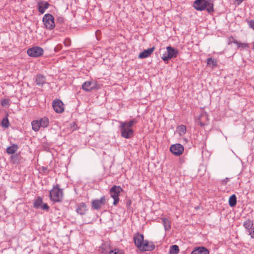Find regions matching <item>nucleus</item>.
<instances>
[{"mask_svg": "<svg viewBox=\"0 0 254 254\" xmlns=\"http://www.w3.org/2000/svg\"><path fill=\"white\" fill-rule=\"evenodd\" d=\"M208 122L209 119L208 114L206 112H202L197 118V124L202 127L208 125Z\"/></svg>", "mask_w": 254, "mask_h": 254, "instance_id": "11", "label": "nucleus"}, {"mask_svg": "<svg viewBox=\"0 0 254 254\" xmlns=\"http://www.w3.org/2000/svg\"><path fill=\"white\" fill-rule=\"evenodd\" d=\"M109 254H124V253L123 250L115 249L114 250L110 251Z\"/></svg>", "mask_w": 254, "mask_h": 254, "instance_id": "31", "label": "nucleus"}, {"mask_svg": "<svg viewBox=\"0 0 254 254\" xmlns=\"http://www.w3.org/2000/svg\"><path fill=\"white\" fill-rule=\"evenodd\" d=\"M119 123L121 136L125 138H131L134 133L132 127L133 124L137 123V121L133 119L128 122H120Z\"/></svg>", "mask_w": 254, "mask_h": 254, "instance_id": "1", "label": "nucleus"}, {"mask_svg": "<svg viewBox=\"0 0 254 254\" xmlns=\"http://www.w3.org/2000/svg\"><path fill=\"white\" fill-rule=\"evenodd\" d=\"M57 22L60 24L63 23L64 22V18L62 17H59L57 19Z\"/></svg>", "mask_w": 254, "mask_h": 254, "instance_id": "39", "label": "nucleus"}, {"mask_svg": "<svg viewBox=\"0 0 254 254\" xmlns=\"http://www.w3.org/2000/svg\"><path fill=\"white\" fill-rule=\"evenodd\" d=\"M155 47L149 48L147 50H145L140 53L138 57L139 59H144L148 57L154 51Z\"/></svg>", "mask_w": 254, "mask_h": 254, "instance_id": "16", "label": "nucleus"}, {"mask_svg": "<svg viewBox=\"0 0 254 254\" xmlns=\"http://www.w3.org/2000/svg\"><path fill=\"white\" fill-rule=\"evenodd\" d=\"M123 191V189L119 186H113L110 190L111 196L116 197L119 196V194Z\"/></svg>", "mask_w": 254, "mask_h": 254, "instance_id": "14", "label": "nucleus"}, {"mask_svg": "<svg viewBox=\"0 0 254 254\" xmlns=\"http://www.w3.org/2000/svg\"><path fill=\"white\" fill-rule=\"evenodd\" d=\"M254 225L253 221L248 219L244 222L243 226L248 230H251Z\"/></svg>", "mask_w": 254, "mask_h": 254, "instance_id": "23", "label": "nucleus"}, {"mask_svg": "<svg viewBox=\"0 0 254 254\" xmlns=\"http://www.w3.org/2000/svg\"><path fill=\"white\" fill-rule=\"evenodd\" d=\"M38 121L39 122V125L43 127H47L49 124V119L46 117L42 118Z\"/></svg>", "mask_w": 254, "mask_h": 254, "instance_id": "24", "label": "nucleus"}, {"mask_svg": "<svg viewBox=\"0 0 254 254\" xmlns=\"http://www.w3.org/2000/svg\"><path fill=\"white\" fill-rule=\"evenodd\" d=\"M249 25L251 28L254 29V20H251L249 22Z\"/></svg>", "mask_w": 254, "mask_h": 254, "instance_id": "40", "label": "nucleus"}, {"mask_svg": "<svg viewBox=\"0 0 254 254\" xmlns=\"http://www.w3.org/2000/svg\"><path fill=\"white\" fill-rule=\"evenodd\" d=\"M35 82L39 86H43L46 82V78L42 74L37 75L35 78Z\"/></svg>", "mask_w": 254, "mask_h": 254, "instance_id": "19", "label": "nucleus"}, {"mask_svg": "<svg viewBox=\"0 0 254 254\" xmlns=\"http://www.w3.org/2000/svg\"><path fill=\"white\" fill-rule=\"evenodd\" d=\"M238 48H247L248 47V44L247 43H242L241 42L237 41V43H236Z\"/></svg>", "mask_w": 254, "mask_h": 254, "instance_id": "34", "label": "nucleus"}, {"mask_svg": "<svg viewBox=\"0 0 254 254\" xmlns=\"http://www.w3.org/2000/svg\"><path fill=\"white\" fill-rule=\"evenodd\" d=\"M193 7L197 10L202 11L206 9L211 13L214 12V4L212 0H195L193 3Z\"/></svg>", "mask_w": 254, "mask_h": 254, "instance_id": "2", "label": "nucleus"}, {"mask_svg": "<svg viewBox=\"0 0 254 254\" xmlns=\"http://www.w3.org/2000/svg\"><path fill=\"white\" fill-rule=\"evenodd\" d=\"M18 145L15 144H12L11 146L8 147L6 149V152L9 154H14L18 149Z\"/></svg>", "mask_w": 254, "mask_h": 254, "instance_id": "22", "label": "nucleus"}, {"mask_svg": "<svg viewBox=\"0 0 254 254\" xmlns=\"http://www.w3.org/2000/svg\"><path fill=\"white\" fill-rule=\"evenodd\" d=\"M92 83L91 81H86L82 85V89L85 91H89L93 89L91 87Z\"/></svg>", "mask_w": 254, "mask_h": 254, "instance_id": "25", "label": "nucleus"}, {"mask_svg": "<svg viewBox=\"0 0 254 254\" xmlns=\"http://www.w3.org/2000/svg\"><path fill=\"white\" fill-rule=\"evenodd\" d=\"M43 21L47 29H53L55 26L54 16L51 14H46L43 18Z\"/></svg>", "mask_w": 254, "mask_h": 254, "instance_id": "5", "label": "nucleus"}, {"mask_svg": "<svg viewBox=\"0 0 254 254\" xmlns=\"http://www.w3.org/2000/svg\"><path fill=\"white\" fill-rule=\"evenodd\" d=\"M70 43V40L69 39H66L64 42V45L66 46H68L70 45L69 44Z\"/></svg>", "mask_w": 254, "mask_h": 254, "instance_id": "41", "label": "nucleus"}, {"mask_svg": "<svg viewBox=\"0 0 254 254\" xmlns=\"http://www.w3.org/2000/svg\"><path fill=\"white\" fill-rule=\"evenodd\" d=\"M232 43L236 44L237 43V41L233 36H231L228 38V44L229 45Z\"/></svg>", "mask_w": 254, "mask_h": 254, "instance_id": "36", "label": "nucleus"}, {"mask_svg": "<svg viewBox=\"0 0 254 254\" xmlns=\"http://www.w3.org/2000/svg\"><path fill=\"white\" fill-rule=\"evenodd\" d=\"M87 210V205L84 202L79 203L76 209L77 213L81 215H84Z\"/></svg>", "mask_w": 254, "mask_h": 254, "instance_id": "17", "label": "nucleus"}, {"mask_svg": "<svg viewBox=\"0 0 254 254\" xmlns=\"http://www.w3.org/2000/svg\"><path fill=\"white\" fill-rule=\"evenodd\" d=\"M167 54H163L162 59L164 62H167L173 58L177 57L179 52L177 49L171 46H168L166 48Z\"/></svg>", "mask_w": 254, "mask_h": 254, "instance_id": "4", "label": "nucleus"}, {"mask_svg": "<svg viewBox=\"0 0 254 254\" xmlns=\"http://www.w3.org/2000/svg\"><path fill=\"white\" fill-rule=\"evenodd\" d=\"M1 125L3 127L6 128H7L9 127V122L7 119V116L2 119Z\"/></svg>", "mask_w": 254, "mask_h": 254, "instance_id": "29", "label": "nucleus"}, {"mask_svg": "<svg viewBox=\"0 0 254 254\" xmlns=\"http://www.w3.org/2000/svg\"><path fill=\"white\" fill-rule=\"evenodd\" d=\"M249 233L251 238L254 239V227H253L252 230H250Z\"/></svg>", "mask_w": 254, "mask_h": 254, "instance_id": "38", "label": "nucleus"}, {"mask_svg": "<svg viewBox=\"0 0 254 254\" xmlns=\"http://www.w3.org/2000/svg\"><path fill=\"white\" fill-rule=\"evenodd\" d=\"M49 5L50 4L48 2L40 0L38 3V9L39 12L41 14H43L45 12V9H47Z\"/></svg>", "mask_w": 254, "mask_h": 254, "instance_id": "15", "label": "nucleus"}, {"mask_svg": "<svg viewBox=\"0 0 254 254\" xmlns=\"http://www.w3.org/2000/svg\"><path fill=\"white\" fill-rule=\"evenodd\" d=\"M52 105L54 111L56 113H62L64 111V105L61 100H55L53 102Z\"/></svg>", "mask_w": 254, "mask_h": 254, "instance_id": "10", "label": "nucleus"}, {"mask_svg": "<svg viewBox=\"0 0 254 254\" xmlns=\"http://www.w3.org/2000/svg\"><path fill=\"white\" fill-rule=\"evenodd\" d=\"M244 0H236L237 4L239 5Z\"/></svg>", "mask_w": 254, "mask_h": 254, "instance_id": "43", "label": "nucleus"}, {"mask_svg": "<svg viewBox=\"0 0 254 254\" xmlns=\"http://www.w3.org/2000/svg\"><path fill=\"white\" fill-rule=\"evenodd\" d=\"M161 220L165 231H169L171 228L170 221L166 218H163Z\"/></svg>", "mask_w": 254, "mask_h": 254, "instance_id": "21", "label": "nucleus"}, {"mask_svg": "<svg viewBox=\"0 0 254 254\" xmlns=\"http://www.w3.org/2000/svg\"><path fill=\"white\" fill-rule=\"evenodd\" d=\"M179 252V248L177 245L172 246L170 249V254H178Z\"/></svg>", "mask_w": 254, "mask_h": 254, "instance_id": "28", "label": "nucleus"}, {"mask_svg": "<svg viewBox=\"0 0 254 254\" xmlns=\"http://www.w3.org/2000/svg\"><path fill=\"white\" fill-rule=\"evenodd\" d=\"M217 60L214 58H209L207 59V65L212 68L217 66Z\"/></svg>", "mask_w": 254, "mask_h": 254, "instance_id": "20", "label": "nucleus"}, {"mask_svg": "<svg viewBox=\"0 0 254 254\" xmlns=\"http://www.w3.org/2000/svg\"><path fill=\"white\" fill-rule=\"evenodd\" d=\"M43 204V199L42 198L39 196L33 202V206L35 208H41L42 210H46L48 211L50 209V207L48 205L47 203Z\"/></svg>", "mask_w": 254, "mask_h": 254, "instance_id": "8", "label": "nucleus"}, {"mask_svg": "<svg viewBox=\"0 0 254 254\" xmlns=\"http://www.w3.org/2000/svg\"><path fill=\"white\" fill-rule=\"evenodd\" d=\"M32 128L35 131H38L40 129L41 125H39V122L38 120H35L31 123Z\"/></svg>", "mask_w": 254, "mask_h": 254, "instance_id": "26", "label": "nucleus"}, {"mask_svg": "<svg viewBox=\"0 0 254 254\" xmlns=\"http://www.w3.org/2000/svg\"><path fill=\"white\" fill-rule=\"evenodd\" d=\"M106 203V198L103 196L100 199H94L92 201V208L94 210H98Z\"/></svg>", "mask_w": 254, "mask_h": 254, "instance_id": "9", "label": "nucleus"}, {"mask_svg": "<svg viewBox=\"0 0 254 254\" xmlns=\"http://www.w3.org/2000/svg\"><path fill=\"white\" fill-rule=\"evenodd\" d=\"M11 160L14 163L18 162L20 160V155L19 154H15L11 156Z\"/></svg>", "mask_w": 254, "mask_h": 254, "instance_id": "30", "label": "nucleus"}, {"mask_svg": "<svg viewBox=\"0 0 254 254\" xmlns=\"http://www.w3.org/2000/svg\"><path fill=\"white\" fill-rule=\"evenodd\" d=\"M229 181V179L228 178H226L224 180H223L222 182L224 185H226Z\"/></svg>", "mask_w": 254, "mask_h": 254, "instance_id": "42", "label": "nucleus"}, {"mask_svg": "<svg viewBox=\"0 0 254 254\" xmlns=\"http://www.w3.org/2000/svg\"><path fill=\"white\" fill-rule=\"evenodd\" d=\"M9 100L4 99L1 101V105L2 106H7L9 105Z\"/></svg>", "mask_w": 254, "mask_h": 254, "instance_id": "35", "label": "nucleus"}, {"mask_svg": "<svg viewBox=\"0 0 254 254\" xmlns=\"http://www.w3.org/2000/svg\"><path fill=\"white\" fill-rule=\"evenodd\" d=\"M114 199L113 204L114 205H116L119 202L120 199L119 196H117L116 197H112Z\"/></svg>", "mask_w": 254, "mask_h": 254, "instance_id": "37", "label": "nucleus"}, {"mask_svg": "<svg viewBox=\"0 0 254 254\" xmlns=\"http://www.w3.org/2000/svg\"><path fill=\"white\" fill-rule=\"evenodd\" d=\"M237 203V198L235 194L232 195L229 199V204L231 207H234Z\"/></svg>", "mask_w": 254, "mask_h": 254, "instance_id": "27", "label": "nucleus"}, {"mask_svg": "<svg viewBox=\"0 0 254 254\" xmlns=\"http://www.w3.org/2000/svg\"><path fill=\"white\" fill-rule=\"evenodd\" d=\"M170 150L174 155L176 156H180L184 150V146L179 143L172 145L170 146Z\"/></svg>", "mask_w": 254, "mask_h": 254, "instance_id": "7", "label": "nucleus"}, {"mask_svg": "<svg viewBox=\"0 0 254 254\" xmlns=\"http://www.w3.org/2000/svg\"><path fill=\"white\" fill-rule=\"evenodd\" d=\"M43 49L39 47H34L28 49L27 51V54L32 57H38L43 54Z\"/></svg>", "mask_w": 254, "mask_h": 254, "instance_id": "6", "label": "nucleus"}, {"mask_svg": "<svg viewBox=\"0 0 254 254\" xmlns=\"http://www.w3.org/2000/svg\"><path fill=\"white\" fill-rule=\"evenodd\" d=\"M101 253L103 254H109V251L107 250V246L105 244L102 245L101 247Z\"/></svg>", "mask_w": 254, "mask_h": 254, "instance_id": "33", "label": "nucleus"}, {"mask_svg": "<svg viewBox=\"0 0 254 254\" xmlns=\"http://www.w3.org/2000/svg\"><path fill=\"white\" fill-rule=\"evenodd\" d=\"M180 134H184L186 132V127L184 125H181L178 127Z\"/></svg>", "mask_w": 254, "mask_h": 254, "instance_id": "32", "label": "nucleus"}, {"mask_svg": "<svg viewBox=\"0 0 254 254\" xmlns=\"http://www.w3.org/2000/svg\"><path fill=\"white\" fill-rule=\"evenodd\" d=\"M133 240L135 245L139 250L144 241L143 235L138 233L134 235Z\"/></svg>", "mask_w": 254, "mask_h": 254, "instance_id": "13", "label": "nucleus"}, {"mask_svg": "<svg viewBox=\"0 0 254 254\" xmlns=\"http://www.w3.org/2000/svg\"><path fill=\"white\" fill-rule=\"evenodd\" d=\"M155 249V245L152 242L144 240L141 247L139 249L140 251H151Z\"/></svg>", "mask_w": 254, "mask_h": 254, "instance_id": "12", "label": "nucleus"}, {"mask_svg": "<svg viewBox=\"0 0 254 254\" xmlns=\"http://www.w3.org/2000/svg\"><path fill=\"white\" fill-rule=\"evenodd\" d=\"M50 199L54 202H61L63 199V190L59 188V185L54 187L50 191Z\"/></svg>", "mask_w": 254, "mask_h": 254, "instance_id": "3", "label": "nucleus"}, {"mask_svg": "<svg viewBox=\"0 0 254 254\" xmlns=\"http://www.w3.org/2000/svg\"><path fill=\"white\" fill-rule=\"evenodd\" d=\"M209 251L205 247H198L195 248L191 254H209Z\"/></svg>", "mask_w": 254, "mask_h": 254, "instance_id": "18", "label": "nucleus"}]
</instances>
